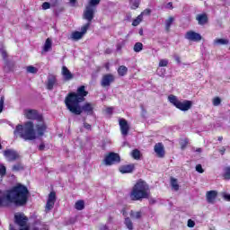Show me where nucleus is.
Listing matches in <instances>:
<instances>
[{"label":"nucleus","mask_w":230,"mask_h":230,"mask_svg":"<svg viewBox=\"0 0 230 230\" xmlns=\"http://www.w3.org/2000/svg\"><path fill=\"white\" fill-rule=\"evenodd\" d=\"M24 116L27 119H36L38 123L33 124L31 121L25 122L24 126L18 125L14 130V136L20 135L25 141H33L37 137H42L46 132V123L42 115L39 114L37 110H25Z\"/></svg>","instance_id":"f257e3e1"},{"label":"nucleus","mask_w":230,"mask_h":230,"mask_svg":"<svg viewBox=\"0 0 230 230\" xmlns=\"http://www.w3.org/2000/svg\"><path fill=\"white\" fill-rule=\"evenodd\" d=\"M89 94V92L85 91V86L82 85L77 88V93H70L65 99V104L66 109L72 114H75L76 116H80L82 112H85L89 116L94 113V103L93 102H85L82 107H80V103L82 102H85V96Z\"/></svg>","instance_id":"f03ea898"},{"label":"nucleus","mask_w":230,"mask_h":230,"mask_svg":"<svg viewBox=\"0 0 230 230\" xmlns=\"http://www.w3.org/2000/svg\"><path fill=\"white\" fill-rule=\"evenodd\" d=\"M28 202V188L22 185L14 187L12 190H0V208L15 204L24 206Z\"/></svg>","instance_id":"7ed1b4c3"},{"label":"nucleus","mask_w":230,"mask_h":230,"mask_svg":"<svg viewBox=\"0 0 230 230\" xmlns=\"http://www.w3.org/2000/svg\"><path fill=\"white\" fill-rule=\"evenodd\" d=\"M131 200H142L150 197V187L143 181H137L129 194Z\"/></svg>","instance_id":"20e7f679"},{"label":"nucleus","mask_w":230,"mask_h":230,"mask_svg":"<svg viewBox=\"0 0 230 230\" xmlns=\"http://www.w3.org/2000/svg\"><path fill=\"white\" fill-rule=\"evenodd\" d=\"M168 102L176 107V109H179V111H182L183 112L190 111V109L193 107V102L191 101H180L179 98L173 94L168 96Z\"/></svg>","instance_id":"39448f33"},{"label":"nucleus","mask_w":230,"mask_h":230,"mask_svg":"<svg viewBox=\"0 0 230 230\" xmlns=\"http://www.w3.org/2000/svg\"><path fill=\"white\" fill-rule=\"evenodd\" d=\"M121 158L119 155L116 153H110L107 155L103 160V163L106 166H112V164H116V163H119Z\"/></svg>","instance_id":"423d86ee"},{"label":"nucleus","mask_w":230,"mask_h":230,"mask_svg":"<svg viewBox=\"0 0 230 230\" xmlns=\"http://www.w3.org/2000/svg\"><path fill=\"white\" fill-rule=\"evenodd\" d=\"M95 12H96V7L86 5L83 13V19H84L85 21L91 23V21L94 19Z\"/></svg>","instance_id":"0eeeda50"},{"label":"nucleus","mask_w":230,"mask_h":230,"mask_svg":"<svg viewBox=\"0 0 230 230\" xmlns=\"http://www.w3.org/2000/svg\"><path fill=\"white\" fill-rule=\"evenodd\" d=\"M14 222H15V224L20 226V227H27L28 226H26V224H28V217L26 216H24V214H22V213L15 214L14 215Z\"/></svg>","instance_id":"6e6552de"},{"label":"nucleus","mask_w":230,"mask_h":230,"mask_svg":"<svg viewBox=\"0 0 230 230\" xmlns=\"http://www.w3.org/2000/svg\"><path fill=\"white\" fill-rule=\"evenodd\" d=\"M114 80H116V78L113 75L106 74L102 76L101 85L102 87H111V84H113Z\"/></svg>","instance_id":"1a4fd4ad"},{"label":"nucleus","mask_w":230,"mask_h":230,"mask_svg":"<svg viewBox=\"0 0 230 230\" xmlns=\"http://www.w3.org/2000/svg\"><path fill=\"white\" fill-rule=\"evenodd\" d=\"M119 125L120 127V132L124 137L128 136V130H130V126H128V122L125 119H120L119 120Z\"/></svg>","instance_id":"9d476101"},{"label":"nucleus","mask_w":230,"mask_h":230,"mask_svg":"<svg viewBox=\"0 0 230 230\" xmlns=\"http://www.w3.org/2000/svg\"><path fill=\"white\" fill-rule=\"evenodd\" d=\"M57 201V193L55 191H51L49 195V199L46 204V210L51 211L55 206V202Z\"/></svg>","instance_id":"9b49d317"},{"label":"nucleus","mask_w":230,"mask_h":230,"mask_svg":"<svg viewBox=\"0 0 230 230\" xmlns=\"http://www.w3.org/2000/svg\"><path fill=\"white\" fill-rule=\"evenodd\" d=\"M185 39L192 42H199V40H202V36L193 31H189L185 34Z\"/></svg>","instance_id":"f8f14e48"},{"label":"nucleus","mask_w":230,"mask_h":230,"mask_svg":"<svg viewBox=\"0 0 230 230\" xmlns=\"http://www.w3.org/2000/svg\"><path fill=\"white\" fill-rule=\"evenodd\" d=\"M4 155L9 162L17 161V159H19V154L13 149H7L4 151Z\"/></svg>","instance_id":"ddd939ff"},{"label":"nucleus","mask_w":230,"mask_h":230,"mask_svg":"<svg viewBox=\"0 0 230 230\" xmlns=\"http://www.w3.org/2000/svg\"><path fill=\"white\" fill-rule=\"evenodd\" d=\"M154 150L157 155V157H160L161 159H163V157H164V145H163V143H157L154 146Z\"/></svg>","instance_id":"4468645a"},{"label":"nucleus","mask_w":230,"mask_h":230,"mask_svg":"<svg viewBox=\"0 0 230 230\" xmlns=\"http://www.w3.org/2000/svg\"><path fill=\"white\" fill-rule=\"evenodd\" d=\"M46 85L49 91H53V87L57 85V77L53 75H49Z\"/></svg>","instance_id":"2eb2a0df"},{"label":"nucleus","mask_w":230,"mask_h":230,"mask_svg":"<svg viewBox=\"0 0 230 230\" xmlns=\"http://www.w3.org/2000/svg\"><path fill=\"white\" fill-rule=\"evenodd\" d=\"M61 74L63 75L64 80L69 82V80H73L74 75L71 74V71L67 69V66H63Z\"/></svg>","instance_id":"dca6fc26"},{"label":"nucleus","mask_w":230,"mask_h":230,"mask_svg":"<svg viewBox=\"0 0 230 230\" xmlns=\"http://www.w3.org/2000/svg\"><path fill=\"white\" fill-rule=\"evenodd\" d=\"M134 168V164L122 165L119 168V172H120V173H132Z\"/></svg>","instance_id":"f3484780"},{"label":"nucleus","mask_w":230,"mask_h":230,"mask_svg":"<svg viewBox=\"0 0 230 230\" xmlns=\"http://www.w3.org/2000/svg\"><path fill=\"white\" fill-rule=\"evenodd\" d=\"M196 21H198V24H199L200 26H204V24H208V14L206 13L198 14L196 16Z\"/></svg>","instance_id":"a211bd4d"},{"label":"nucleus","mask_w":230,"mask_h":230,"mask_svg":"<svg viewBox=\"0 0 230 230\" xmlns=\"http://www.w3.org/2000/svg\"><path fill=\"white\" fill-rule=\"evenodd\" d=\"M217 199V191L216 190H210L207 192V200L208 204H213L215 202V199Z\"/></svg>","instance_id":"6ab92c4d"},{"label":"nucleus","mask_w":230,"mask_h":230,"mask_svg":"<svg viewBox=\"0 0 230 230\" xmlns=\"http://www.w3.org/2000/svg\"><path fill=\"white\" fill-rule=\"evenodd\" d=\"M53 46V41L51 39L48 38L43 46L42 53H48V51H51V48Z\"/></svg>","instance_id":"aec40b11"},{"label":"nucleus","mask_w":230,"mask_h":230,"mask_svg":"<svg viewBox=\"0 0 230 230\" xmlns=\"http://www.w3.org/2000/svg\"><path fill=\"white\" fill-rule=\"evenodd\" d=\"M216 46H227L229 44V40L227 39H216L214 40Z\"/></svg>","instance_id":"412c9836"},{"label":"nucleus","mask_w":230,"mask_h":230,"mask_svg":"<svg viewBox=\"0 0 230 230\" xmlns=\"http://www.w3.org/2000/svg\"><path fill=\"white\" fill-rule=\"evenodd\" d=\"M75 208L77 211H82L85 208V202L82 199H79L75 202Z\"/></svg>","instance_id":"4be33fe9"},{"label":"nucleus","mask_w":230,"mask_h":230,"mask_svg":"<svg viewBox=\"0 0 230 230\" xmlns=\"http://www.w3.org/2000/svg\"><path fill=\"white\" fill-rule=\"evenodd\" d=\"M173 21H175V18H173L172 16H170L167 20H165L166 31H170V28H172V24H173Z\"/></svg>","instance_id":"5701e85b"},{"label":"nucleus","mask_w":230,"mask_h":230,"mask_svg":"<svg viewBox=\"0 0 230 230\" xmlns=\"http://www.w3.org/2000/svg\"><path fill=\"white\" fill-rule=\"evenodd\" d=\"M130 217L131 218H133L134 220H139V218H141L143 213L141 211H134V210H131L130 211Z\"/></svg>","instance_id":"b1692460"},{"label":"nucleus","mask_w":230,"mask_h":230,"mask_svg":"<svg viewBox=\"0 0 230 230\" xmlns=\"http://www.w3.org/2000/svg\"><path fill=\"white\" fill-rule=\"evenodd\" d=\"M84 38V33H81L80 31H75L71 35V39L73 40H80V39Z\"/></svg>","instance_id":"393cba45"},{"label":"nucleus","mask_w":230,"mask_h":230,"mask_svg":"<svg viewBox=\"0 0 230 230\" xmlns=\"http://www.w3.org/2000/svg\"><path fill=\"white\" fill-rule=\"evenodd\" d=\"M124 224L128 230L134 229V224L132 223V220L130 219V217H126Z\"/></svg>","instance_id":"a878e982"},{"label":"nucleus","mask_w":230,"mask_h":230,"mask_svg":"<svg viewBox=\"0 0 230 230\" xmlns=\"http://www.w3.org/2000/svg\"><path fill=\"white\" fill-rule=\"evenodd\" d=\"M171 186L174 191H179V183L177 181V179L172 177L171 178Z\"/></svg>","instance_id":"bb28decb"},{"label":"nucleus","mask_w":230,"mask_h":230,"mask_svg":"<svg viewBox=\"0 0 230 230\" xmlns=\"http://www.w3.org/2000/svg\"><path fill=\"white\" fill-rule=\"evenodd\" d=\"M128 71V68H127V66H120L118 69V74L119 75V76H125V75H127Z\"/></svg>","instance_id":"cd10ccee"},{"label":"nucleus","mask_w":230,"mask_h":230,"mask_svg":"<svg viewBox=\"0 0 230 230\" xmlns=\"http://www.w3.org/2000/svg\"><path fill=\"white\" fill-rule=\"evenodd\" d=\"M135 53H139L140 51H143V43L141 42H137L135 45H134V48H133Z\"/></svg>","instance_id":"c85d7f7f"},{"label":"nucleus","mask_w":230,"mask_h":230,"mask_svg":"<svg viewBox=\"0 0 230 230\" xmlns=\"http://www.w3.org/2000/svg\"><path fill=\"white\" fill-rule=\"evenodd\" d=\"M143 21V14H139L132 22V26H139Z\"/></svg>","instance_id":"c756f323"},{"label":"nucleus","mask_w":230,"mask_h":230,"mask_svg":"<svg viewBox=\"0 0 230 230\" xmlns=\"http://www.w3.org/2000/svg\"><path fill=\"white\" fill-rule=\"evenodd\" d=\"M131 156L133 157V159L139 160V158L141 157V152H139V150L137 149H135L131 152Z\"/></svg>","instance_id":"7c9ffc66"},{"label":"nucleus","mask_w":230,"mask_h":230,"mask_svg":"<svg viewBox=\"0 0 230 230\" xmlns=\"http://www.w3.org/2000/svg\"><path fill=\"white\" fill-rule=\"evenodd\" d=\"M91 26V22H87L86 24H84L83 27H81V33H83V35H85L87 33V30H89Z\"/></svg>","instance_id":"2f4dec72"},{"label":"nucleus","mask_w":230,"mask_h":230,"mask_svg":"<svg viewBox=\"0 0 230 230\" xmlns=\"http://www.w3.org/2000/svg\"><path fill=\"white\" fill-rule=\"evenodd\" d=\"M102 0H90L87 6H93V8H96V6H98V4H100V2Z\"/></svg>","instance_id":"473e14b6"},{"label":"nucleus","mask_w":230,"mask_h":230,"mask_svg":"<svg viewBox=\"0 0 230 230\" xmlns=\"http://www.w3.org/2000/svg\"><path fill=\"white\" fill-rule=\"evenodd\" d=\"M224 178L229 181L230 179V167H225L224 168Z\"/></svg>","instance_id":"72a5a7b5"},{"label":"nucleus","mask_w":230,"mask_h":230,"mask_svg":"<svg viewBox=\"0 0 230 230\" xmlns=\"http://www.w3.org/2000/svg\"><path fill=\"white\" fill-rule=\"evenodd\" d=\"M38 71H39V69H37V67H35L33 66H27L28 73H31L32 75H35V74H37Z\"/></svg>","instance_id":"f704fd0d"},{"label":"nucleus","mask_w":230,"mask_h":230,"mask_svg":"<svg viewBox=\"0 0 230 230\" xmlns=\"http://www.w3.org/2000/svg\"><path fill=\"white\" fill-rule=\"evenodd\" d=\"M21 170H24V167L21 164H16L13 166V172H21Z\"/></svg>","instance_id":"c9c22d12"},{"label":"nucleus","mask_w":230,"mask_h":230,"mask_svg":"<svg viewBox=\"0 0 230 230\" xmlns=\"http://www.w3.org/2000/svg\"><path fill=\"white\" fill-rule=\"evenodd\" d=\"M188 138H184L180 141L181 150H184L186 146H188Z\"/></svg>","instance_id":"e433bc0d"},{"label":"nucleus","mask_w":230,"mask_h":230,"mask_svg":"<svg viewBox=\"0 0 230 230\" xmlns=\"http://www.w3.org/2000/svg\"><path fill=\"white\" fill-rule=\"evenodd\" d=\"M212 103H213L214 107H218V105H220V103H222V100L219 97H216L213 99Z\"/></svg>","instance_id":"4c0bfd02"},{"label":"nucleus","mask_w":230,"mask_h":230,"mask_svg":"<svg viewBox=\"0 0 230 230\" xmlns=\"http://www.w3.org/2000/svg\"><path fill=\"white\" fill-rule=\"evenodd\" d=\"M159 67H166L168 66V59H160Z\"/></svg>","instance_id":"58836bf2"},{"label":"nucleus","mask_w":230,"mask_h":230,"mask_svg":"<svg viewBox=\"0 0 230 230\" xmlns=\"http://www.w3.org/2000/svg\"><path fill=\"white\" fill-rule=\"evenodd\" d=\"M3 109H4V96L0 98V114L3 112Z\"/></svg>","instance_id":"ea45409f"},{"label":"nucleus","mask_w":230,"mask_h":230,"mask_svg":"<svg viewBox=\"0 0 230 230\" xmlns=\"http://www.w3.org/2000/svg\"><path fill=\"white\" fill-rule=\"evenodd\" d=\"M196 172H198L199 173H204V169L202 168L201 164L196 165Z\"/></svg>","instance_id":"a19ab883"},{"label":"nucleus","mask_w":230,"mask_h":230,"mask_svg":"<svg viewBox=\"0 0 230 230\" xmlns=\"http://www.w3.org/2000/svg\"><path fill=\"white\" fill-rule=\"evenodd\" d=\"M132 10H136L137 8H139V1H135L133 2L132 5H131Z\"/></svg>","instance_id":"79ce46f5"},{"label":"nucleus","mask_w":230,"mask_h":230,"mask_svg":"<svg viewBox=\"0 0 230 230\" xmlns=\"http://www.w3.org/2000/svg\"><path fill=\"white\" fill-rule=\"evenodd\" d=\"M50 7H51V4L48 2H45L42 4L43 10H49Z\"/></svg>","instance_id":"37998d69"},{"label":"nucleus","mask_w":230,"mask_h":230,"mask_svg":"<svg viewBox=\"0 0 230 230\" xmlns=\"http://www.w3.org/2000/svg\"><path fill=\"white\" fill-rule=\"evenodd\" d=\"M150 13H152V10H150V9H146V10H144V11L140 13V15H142V18H143V15H150Z\"/></svg>","instance_id":"c03bdc74"},{"label":"nucleus","mask_w":230,"mask_h":230,"mask_svg":"<svg viewBox=\"0 0 230 230\" xmlns=\"http://www.w3.org/2000/svg\"><path fill=\"white\" fill-rule=\"evenodd\" d=\"M6 174V167H4V166H1L0 167V175L3 177L4 175H5Z\"/></svg>","instance_id":"a18cd8bd"},{"label":"nucleus","mask_w":230,"mask_h":230,"mask_svg":"<svg viewBox=\"0 0 230 230\" xmlns=\"http://www.w3.org/2000/svg\"><path fill=\"white\" fill-rule=\"evenodd\" d=\"M187 226L188 227H195V221H193L192 219H189L187 222Z\"/></svg>","instance_id":"49530a36"},{"label":"nucleus","mask_w":230,"mask_h":230,"mask_svg":"<svg viewBox=\"0 0 230 230\" xmlns=\"http://www.w3.org/2000/svg\"><path fill=\"white\" fill-rule=\"evenodd\" d=\"M165 8H166L167 10H173V3L169 2V3L165 5Z\"/></svg>","instance_id":"de8ad7c7"},{"label":"nucleus","mask_w":230,"mask_h":230,"mask_svg":"<svg viewBox=\"0 0 230 230\" xmlns=\"http://www.w3.org/2000/svg\"><path fill=\"white\" fill-rule=\"evenodd\" d=\"M174 60H175V62H177V64H181V57L174 56Z\"/></svg>","instance_id":"09e8293b"},{"label":"nucleus","mask_w":230,"mask_h":230,"mask_svg":"<svg viewBox=\"0 0 230 230\" xmlns=\"http://www.w3.org/2000/svg\"><path fill=\"white\" fill-rule=\"evenodd\" d=\"M84 128H86V130H91V124L84 123Z\"/></svg>","instance_id":"8fccbe9b"},{"label":"nucleus","mask_w":230,"mask_h":230,"mask_svg":"<svg viewBox=\"0 0 230 230\" xmlns=\"http://www.w3.org/2000/svg\"><path fill=\"white\" fill-rule=\"evenodd\" d=\"M219 152H220L221 155H224V154H226V147H221L219 149Z\"/></svg>","instance_id":"3c124183"},{"label":"nucleus","mask_w":230,"mask_h":230,"mask_svg":"<svg viewBox=\"0 0 230 230\" xmlns=\"http://www.w3.org/2000/svg\"><path fill=\"white\" fill-rule=\"evenodd\" d=\"M224 199L226 200H230V194H224Z\"/></svg>","instance_id":"603ef678"},{"label":"nucleus","mask_w":230,"mask_h":230,"mask_svg":"<svg viewBox=\"0 0 230 230\" xmlns=\"http://www.w3.org/2000/svg\"><path fill=\"white\" fill-rule=\"evenodd\" d=\"M106 112H107L108 114H112V108H108V109H106Z\"/></svg>","instance_id":"864d4df0"},{"label":"nucleus","mask_w":230,"mask_h":230,"mask_svg":"<svg viewBox=\"0 0 230 230\" xmlns=\"http://www.w3.org/2000/svg\"><path fill=\"white\" fill-rule=\"evenodd\" d=\"M1 53H2L3 58H6V51L2 50Z\"/></svg>","instance_id":"5fc2aeb1"},{"label":"nucleus","mask_w":230,"mask_h":230,"mask_svg":"<svg viewBox=\"0 0 230 230\" xmlns=\"http://www.w3.org/2000/svg\"><path fill=\"white\" fill-rule=\"evenodd\" d=\"M19 230H30V226H23L20 228Z\"/></svg>","instance_id":"6e6d98bb"},{"label":"nucleus","mask_w":230,"mask_h":230,"mask_svg":"<svg viewBox=\"0 0 230 230\" xmlns=\"http://www.w3.org/2000/svg\"><path fill=\"white\" fill-rule=\"evenodd\" d=\"M196 152H199L200 154V152H202V148H197Z\"/></svg>","instance_id":"4d7b16f0"},{"label":"nucleus","mask_w":230,"mask_h":230,"mask_svg":"<svg viewBox=\"0 0 230 230\" xmlns=\"http://www.w3.org/2000/svg\"><path fill=\"white\" fill-rule=\"evenodd\" d=\"M40 150H44V145L40 146Z\"/></svg>","instance_id":"13d9d810"},{"label":"nucleus","mask_w":230,"mask_h":230,"mask_svg":"<svg viewBox=\"0 0 230 230\" xmlns=\"http://www.w3.org/2000/svg\"><path fill=\"white\" fill-rule=\"evenodd\" d=\"M70 3H72V4H75V3H76V0H70Z\"/></svg>","instance_id":"bf43d9fd"},{"label":"nucleus","mask_w":230,"mask_h":230,"mask_svg":"<svg viewBox=\"0 0 230 230\" xmlns=\"http://www.w3.org/2000/svg\"><path fill=\"white\" fill-rule=\"evenodd\" d=\"M222 139H224L222 137H218V141H222Z\"/></svg>","instance_id":"052dcab7"},{"label":"nucleus","mask_w":230,"mask_h":230,"mask_svg":"<svg viewBox=\"0 0 230 230\" xmlns=\"http://www.w3.org/2000/svg\"><path fill=\"white\" fill-rule=\"evenodd\" d=\"M102 230H105V229H107L105 226H103L102 228Z\"/></svg>","instance_id":"680f3d73"},{"label":"nucleus","mask_w":230,"mask_h":230,"mask_svg":"<svg viewBox=\"0 0 230 230\" xmlns=\"http://www.w3.org/2000/svg\"><path fill=\"white\" fill-rule=\"evenodd\" d=\"M0 150H1V144H0Z\"/></svg>","instance_id":"e2e57ef3"}]
</instances>
